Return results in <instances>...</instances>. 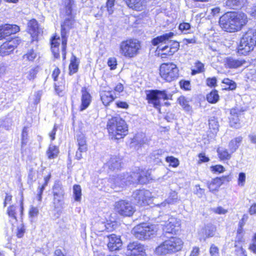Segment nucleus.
Masks as SVG:
<instances>
[{
  "mask_svg": "<svg viewBox=\"0 0 256 256\" xmlns=\"http://www.w3.org/2000/svg\"><path fill=\"white\" fill-rule=\"evenodd\" d=\"M124 120L120 116H113L107 123L108 128H124Z\"/></svg>",
  "mask_w": 256,
  "mask_h": 256,
  "instance_id": "27",
  "label": "nucleus"
},
{
  "mask_svg": "<svg viewBox=\"0 0 256 256\" xmlns=\"http://www.w3.org/2000/svg\"><path fill=\"white\" fill-rule=\"evenodd\" d=\"M162 230L164 236H168V234L174 236L178 234L182 231L181 222L176 218H170L164 222Z\"/></svg>",
  "mask_w": 256,
  "mask_h": 256,
  "instance_id": "13",
  "label": "nucleus"
},
{
  "mask_svg": "<svg viewBox=\"0 0 256 256\" xmlns=\"http://www.w3.org/2000/svg\"><path fill=\"white\" fill-rule=\"evenodd\" d=\"M107 64L111 70H115L117 66V60L114 57L108 58Z\"/></svg>",
  "mask_w": 256,
  "mask_h": 256,
  "instance_id": "52",
  "label": "nucleus"
},
{
  "mask_svg": "<svg viewBox=\"0 0 256 256\" xmlns=\"http://www.w3.org/2000/svg\"><path fill=\"white\" fill-rule=\"evenodd\" d=\"M198 156L199 158L198 162V164L207 162H209L210 160V158L208 156H206L204 152H200L198 154Z\"/></svg>",
  "mask_w": 256,
  "mask_h": 256,
  "instance_id": "55",
  "label": "nucleus"
},
{
  "mask_svg": "<svg viewBox=\"0 0 256 256\" xmlns=\"http://www.w3.org/2000/svg\"><path fill=\"white\" fill-rule=\"evenodd\" d=\"M206 84L210 88H215L217 86V80L215 76L208 78L206 79Z\"/></svg>",
  "mask_w": 256,
  "mask_h": 256,
  "instance_id": "51",
  "label": "nucleus"
},
{
  "mask_svg": "<svg viewBox=\"0 0 256 256\" xmlns=\"http://www.w3.org/2000/svg\"><path fill=\"white\" fill-rule=\"evenodd\" d=\"M206 101L211 104H215L220 100L218 92L216 89H212L206 94Z\"/></svg>",
  "mask_w": 256,
  "mask_h": 256,
  "instance_id": "32",
  "label": "nucleus"
},
{
  "mask_svg": "<svg viewBox=\"0 0 256 256\" xmlns=\"http://www.w3.org/2000/svg\"><path fill=\"white\" fill-rule=\"evenodd\" d=\"M210 170L213 174H222L225 172V168L221 164H216L210 166Z\"/></svg>",
  "mask_w": 256,
  "mask_h": 256,
  "instance_id": "46",
  "label": "nucleus"
},
{
  "mask_svg": "<svg viewBox=\"0 0 256 256\" xmlns=\"http://www.w3.org/2000/svg\"><path fill=\"white\" fill-rule=\"evenodd\" d=\"M114 92L115 94H120L124 90V86L122 83L117 84L114 88Z\"/></svg>",
  "mask_w": 256,
  "mask_h": 256,
  "instance_id": "62",
  "label": "nucleus"
},
{
  "mask_svg": "<svg viewBox=\"0 0 256 256\" xmlns=\"http://www.w3.org/2000/svg\"><path fill=\"white\" fill-rule=\"evenodd\" d=\"M80 61L76 56L72 54L70 59V62L68 64V72L69 76H72L76 74L79 68Z\"/></svg>",
  "mask_w": 256,
  "mask_h": 256,
  "instance_id": "29",
  "label": "nucleus"
},
{
  "mask_svg": "<svg viewBox=\"0 0 256 256\" xmlns=\"http://www.w3.org/2000/svg\"><path fill=\"white\" fill-rule=\"evenodd\" d=\"M109 136L112 140L123 138L128 132V129H108Z\"/></svg>",
  "mask_w": 256,
  "mask_h": 256,
  "instance_id": "28",
  "label": "nucleus"
},
{
  "mask_svg": "<svg viewBox=\"0 0 256 256\" xmlns=\"http://www.w3.org/2000/svg\"><path fill=\"white\" fill-rule=\"evenodd\" d=\"M80 104L79 106V110L82 112L86 109L90 104L92 102V96H91L88 88L83 86L81 88Z\"/></svg>",
  "mask_w": 256,
  "mask_h": 256,
  "instance_id": "21",
  "label": "nucleus"
},
{
  "mask_svg": "<svg viewBox=\"0 0 256 256\" xmlns=\"http://www.w3.org/2000/svg\"><path fill=\"white\" fill-rule=\"evenodd\" d=\"M191 26L189 22H182L180 23L178 25V30L182 32L189 30Z\"/></svg>",
  "mask_w": 256,
  "mask_h": 256,
  "instance_id": "57",
  "label": "nucleus"
},
{
  "mask_svg": "<svg viewBox=\"0 0 256 256\" xmlns=\"http://www.w3.org/2000/svg\"><path fill=\"white\" fill-rule=\"evenodd\" d=\"M171 96L166 90H150L146 91V99L148 104L160 110L162 106L160 100H168Z\"/></svg>",
  "mask_w": 256,
  "mask_h": 256,
  "instance_id": "9",
  "label": "nucleus"
},
{
  "mask_svg": "<svg viewBox=\"0 0 256 256\" xmlns=\"http://www.w3.org/2000/svg\"><path fill=\"white\" fill-rule=\"evenodd\" d=\"M59 153L58 146L54 145H50L46 152L47 157L50 160L56 158L58 156Z\"/></svg>",
  "mask_w": 256,
  "mask_h": 256,
  "instance_id": "36",
  "label": "nucleus"
},
{
  "mask_svg": "<svg viewBox=\"0 0 256 256\" xmlns=\"http://www.w3.org/2000/svg\"><path fill=\"white\" fill-rule=\"evenodd\" d=\"M52 204L54 208L62 206L65 195L64 186L59 181L56 182L52 187Z\"/></svg>",
  "mask_w": 256,
  "mask_h": 256,
  "instance_id": "12",
  "label": "nucleus"
},
{
  "mask_svg": "<svg viewBox=\"0 0 256 256\" xmlns=\"http://www.w3.org/2000/svg\"><path fill=\"white\" fill-rule=\"evenodd\" d=\"M64 8L60 10V14L66 17L60 24L62 38V52L63 60L66 59L68 36L69 30L74 28L76 22V14L74 12V0H62Z\"/></svg>",
  "mask_w": 256,
  "mask_h": 256,
  "instance_id": "1",
  "label": "nucleus"
},
{
  "mask_svg": "<svg viewBox=\"0 0 256 256\" xmlns=\"http://www.w3.org/2000/svg\"><path fill=\"white\" fill-rule=\"evenodd\" d=\"M134 176H137V184H146L153 180L150 170L138 168L136 172H132Z\"/></svg>",
  "mask_w": 256,
  "mask_h": 256,
  "instance_id": "19",
  "label": "nucleus"
},
{
  "mask_svg": "<svg viewBox=\"0 0 256 256\" xmlns=\"http://www.w3.org/2000/svg\"><path fill=\"white\" fill-rule=\"evenodd\" d=\"M108 241L107 246L110 252H115L120 250L122 242L120 236L115 234H111L108 236Z\"/></svg>",
  "mask_w": 256,
  "mask_h": 256,
  "instance_id": "23",
  "label": "nucleus"
},
{
  "mask_svg": "<svg viewBox=\"0 0 256 256\" xmlns=\"http://www.w3.org/2000/svg\"><path fill=\"white\" fill-rule=\"evenodd\" d=\"M100 96L102 104L106 107L110 106L116 98L112 90H102L100 92Z\"/></svg>",
  "mask_w": 256,
  "mask_h": 256,
  "instance_id": "24",
  "label": "nucleus"
},
{
  "mask_svg": "<svg viewBox=\"0 0 256 256\" xmlns=\"http://www.w3.org/2000/svg\"><path fill=\"white\" fill-rule=\"evenodd\" d=\"M17 206L15 204H11L8 207L6 214L11 218L17 220Z\"/></svg>",
  "mask_w": 256,
  "mask_h": 256,
  "instance_id": "41",
  "label": "nucleus"
},
{
  "mask_svg": "<svg viewBox=\"0 0 256 256\" xmlns=\"http://www.w3.org/2000/svg\"><path fill=\"white\" fill-rule=\"evenodd\" d=\"M213 212L216 214H226L228 212V210L220 206L213 210Z\"/></svg>",
  "mask_w": 256,
  "mask_h": 256,
  "instance_id": "64",
  "label": "nucleus"
},
{
  "mask_svg": "<svg viewBox=\"0 0 256 256\" xmlns=\"http://www.w3.org/2000/svg\"><path fill=\"white\" fill-rule=\"evenodd\" d=\"M158 230V228L156 225L143 222L136 226L132 228V233L136 239L144 240L152 238Z\"/></svg>",
  "mask_w": 256,
  "mask_h": 256,
  "instance_id": "8",
  "label": "nucleus"
},
{
  "mask_svg": "<svg viewBox=\"0 0 256 256\" xmlns=\"http://www.w3.org/2000/svg\"><path fill=\"white\" fill-rule=\"evenodd\" d=\"M242 140V137L241 136L236 137L230 140L228 144V148L231 153H234L238 149Z\"/></svg>",
  "mask_w": 256,
  "mask_h": 256,
  "instance_id": "34",
  "label": "nucleus"
},
{
  "mask_svg": "<svg viewBox=\"0 0 256 256\" xmlns=\"http://www.w3.org/2000/svg\"><path fill=\"white\" fill-rule=\"evenodd\" d=\"M37 57V53L35 50L30 48L22 56V58L24 61L32 62H34Z\"/></svg>",
  "mask_w": 256,
  "mask_h": 256,
  "instance_id": "37",
  "label": "nucleus"
},
{
  "mask_svg": "<svg viewBox=\"0 0 256 256\" xmlns=\"http://www.w3.org/2000/svg\"><path fill=\"white\" fill-rule=\"evenodd\" d=\"M216 152L220 160L222 162L230 160L232 154L226 148L222 147L218 148Z\"/></svg>",
  "mask_w": 256,
  "mask_h": 256,
  "instance_id": "31",
  "label": "nucleus"
},
{
  "mask_svg": "<svg viewBox=\"0 0 256 256\" xmlns=\"http://www.w3.org/2000/svg\"><path fill=\"white\" fill-rule=\"evenodd\" d=\"M22 43V40L20 36L8 38L0 45V56H6L12 54Z\"/></svg>",
  "mask_w": 256,
  "mask_h": 256,
  "instance_id": "11",
  "label": "nucleus"
},
{
  "mask_svg": "<svg viewBox=\"0 0 256 256\" xmlns=\"http://www.w3.org/2000/svg\"><path fill=\"white\" fill-rule=\"evenodd\" d=\"M246 174L244 172H240L238 178V186H242L244 185L246 182Z\"/></svg>",
  "mask_w": 256,
  "mask_h": 256,
  "instance_id": "58",
  "label": "nucleus"
},
{
  "mask_svg": "<svg viewBox=\"0 0 256 256\" xmlns=\"http://www.w3.org/2000/svg\"><path fill=\"white\" fill-rule=\"evenodd\" d=\"M252 241V242L248 246V250L256 254V232L253 234Z\"/></svg>",
  "mask_w": 256,
  "mask_h": 256,
  "instance_id": "53",
  "label": "nucleus"
},
{
  "mask_svg": "<svg viewBox=\"0 0 256 256\" xmlns=\"http://www.w3.org/2000/svg\"><path fill=\"white\" fill-rule=\"evenodd\" d=\"M209 128H218L219 126L218 119L214 117L211 118L208 120Z\"/></svg>",
  "mask_w": 256,
  "mask_h": 256,
  "instance_id": "56",
  "label": "nucleus"
},
{
  "mask_svg": "<svg viewBox=\"0 0 256 256\" xmlns=\"http://www.w3.org/2000/svg\"><path fill=\"white\" fill-rule=\"evenodd\" d=\"M38 71V66H36L32 68L28 73L27 78L30 80H34L36 78Z\"/></svg>",
  "mask_w": 256,
  "mask_h": 256,
  "instance_id": "49",
  "label": "nucleus"
},
{
  "mask_svg": "<svg viewBox=\"0 0 256 256\" xmlns=\"http://www.w3.org/2000/svg\"><path fill=\"white\" fill-rule=\"evenodd\" d=\"M222 82L227 86V87L223 88L224 90H235L236 88V83L228 78H224Z\"/></svg>",
  "mask_w": 256,
  "mask_h": 256,
  "instance_id": "40",
  "label": "nucleus"
},
{
  "mask_svg": "<svg viewBox=\"0 0 256 256\" xmlns=\"http://www.w3.org/2000/svg\"><path fill=\"white\" fill-rule=\"evenodd\" d=\"M224 62L226 68L236 70L244 66L246 63V61L244 58H236L232 56H228L225 58Z\"/></svg>",
  "mask_w": 256,
  "mask_h": 256,
  "instance_id": "22",
  "label": "nucleus"
},
{
  "mask_svg": "<svg viewBox=\"0 0 256 256\" xmlns=\"http://www.w3.org/2000/svg\"><path fill=\"white\" fill-rule=\"evenodd\" d=\"M115 2L116 0H106V7L110 14H112L114 12V7Z\"/></svg>",
  "mask_w": 256,
  "mask_h": 256,
  "instance_id": "50",
  "label": "nucleus"
},
{
  "mask_svg": "<svg viewBox=\"0 0 256 256\" xmlns=\"http://www.w3.org/2000/svg\"><path fill=\"white\" fill-rule=\"evenodd\" d=\"M247 0H226V6L230 9H237L243 6Z\"/></svg>",
  "mask_w": 256,
  "mask_h": 256,
  "instance_id": "35",
  "label": "nucleus"
},
{
  "mask_svg": "<svg viewBox=\"0 0 256 256\" xmlns=\"http://www.w3.org/2000/svg\"><path fill=\"white\" fill-rule=\"evenodd\" d=\"M74 198L75 201L80 202L82 198V189L79 184H74L73 186Z\"/></svg>",
  "mask_w": 256,
  "mask_h": 256,
  "instance_id": "42",
  "label": "nucleus"
},
{
  "mask_svg": "<svg viewBox=\"0 0 256 256\" xmlns=\"http://www.w3.org/2000/svg\"><path fill=\"white\" fill-rule=\"evenodd\" d=\"M126 248L127 256H146L144 245L136 242H130Z\"/></svg>",
  "mask_w": 256,
  "mask_h": 256,
  "instance_id": "17",
  "label": "nucleus"
},
{
  "mask_svg": "<svg viewBox=\"0 0 256 256\" xmlns=\"http://www.w3.org/2000/svg\"><path fill=\"white\" fill-rule=\"evenodd\" d=\"M246 15L242 12L230 11L224 13L219 19L221 28L228 32H235L240 30L248 22Z\"/></svg>",
  "mask_w": 256,
  "mask_h": 256,
  "instance_id": "3",
  "label": "nucleus"
},
{
  "mask_svg": "<svg viewBox=\"0 0 256 256\" xmlns=\"http://www.w3.org/2000/svg\"><path fill=\"white\" fill-rule=\"evenodd\" d=\"M210 256H218L219 250L216 246L212 244H211L210 248Z\"/></svg>",
  "mask_w": 256,
  "mask_h": 256,
  "instance_id": "59",
  "label": "nucleus"
},
{
  "mask_svg": "<svg viewBox=\"0 0 256 256\" xmlns=\"http://www.w3.org/2000/svg\"><path fill=\"white\" fill-rule=\"evenodd\" d=\"M256 46V30L248 29L240 39L237 46V52L242 56H247L253 51Z\"/></svg>",
  "mask_w": 256,
  "mask_h": 256,
  "instance_id": "6",
  "label": "nucleus"
},
{
  "mask_svg": "<svg viewBox=\"0 0 256 256\" xmlns=\"http://www.w3.org/2000/svg\"><path fill=\"white\" fill-rule=\"evenodd\" d=\"M26 32L30 36L31 42H38L39 36L43 33L40 24L36 18H32L28 22Z\"/></svg>",
  "mask_w": 256,
  "mask_h": 256,
  "instance_id": "14",
  "label": "nucleus"
},
{
  "mask_svg": "<svg viewBox=\"0 0 256 256\" xmlns=\"http://www.w3.org/2000/svg\"><path fill=\"white\" fill-rule=\"evenodd\" d=\"M46 186H47L42 184L41 186L38 187V192L37 194V199L38 202H41L42 200V194H43L44 190L45 189V188Z\"/></svg>",
  "mask_w": 256,
  "mask_h": 256,
  "instance_id": "60",
  "label": "nucleus"
},
{
  "mask_svg": "<svg viewBox=\"0 0 256 256\" xmlns=\"http://www.w3.org/2000/svg\"><path fill=\"white\" fill-rule=\"evenodd\" d=\"M216 228L214 226H208L204 229V232L206 238H212L214 236Z\"/></svg>",
  "mask_w": 256,
  "mask_h": 256,
  "instance_id": "48",
  "label": "nucleus"
},
{
  "mask_svg": "<svg viewBox=\"0 0 256 256\" xmlns=\"http://www.w3.org/2000/svg\"><path fill=\"white\" fill-rule=\"evenodd\" d=\"M246 76L248 80H256V64H249L248 72Z\"/></svg>",
  "mask_w": 256,
  "mask_h": 256,
  "instance_id": "39",
  "label": "nucleus"
},
{
  "mask_svg": "<svg viewBox=\"0 0 256 256\" xmlns=\"http://www.w3.org/2000/svg\"><path fill=\"white\" fill-rule=\"evenodd\" d=\"M165 237L166 239L156 248L158 255L173 254L182 250L184 242L180 238L174 236Z\"/></svg>",
  "mask_w": 256,
  "mask_h": 256,
  "instance_id": "4",
  "label": "nucleus"
},
{
  "mask_svg": "<svg viewBox=\"0 0 256 256\" xmlns=\"http://www.w3.org/2000/svg\"><path fill=\"white\" fill-rule=\"evenodd\" d=\"M174 34L173 32L158 36L151 40L152 45L157 46L156 53L161 59L168 60L178 52L180 48V42L176 40H170Z\"/></svg>",
  "mask_w": 256,
  "mask_h": 256,
  "instance_id": "2",
  "label": "nucleus"
},
{
  "mask_svg": "<svg viewBox=\"0 0 256 256\" xmlns=\"http://www.w3.org/2000/svg\"><path fill=\"white\" fill-rule=\"evenodd\" d=\"M179 86L182 90L188 91L191 90L190 82L189 80H182L179 82Z\"/></svg>",
  "mask_w": 256,
  "mask_h": 256,
  "instance_id": "45",
  "label": "nucleus"
},
{
  "mask_svg": "<svg viewBox=\"0 0 256 256\" xmlns=\"http://www.w3.org/2000/svg\"><path fill=\"white\" fill-rule=\"evenodd\" d=\"M114 210L116 214L122 218L132 217L136 212L135 206L132 202L122 199L115 202Z\"/></svg>",
  "mask_w": 256,
  "mask_h": 256,
  "instance_id": "10",
  "label": "nucleus"
},
{
  "mask_svg": "<svg viewBox=\"0 0 256 256\" xmlns=\"http://www.w3.org/2000/svg\"><path fill=\"white\" fill-rule=\"evenodd\" d=\"M61 74L60 69L57 66H56L55 68L52 71V78L54 82V90L56 94L60 96H62L64 94V90L65 88V82H62L60 84H59L58 82V77Z\"/></svg>",
  "mask_w": 256,
  "mask_h": 256,
  "instance_id": "18",
  "label": "nucleus"
},
{
  "mask_svg": "<svg viewBox=\"0 0 256 256\" xmlns=\"http://www.w3.org/2000/svg\"><path fill=\"white\" fill-rule=\"evenodd\" d=\"M166 161L169 164V166L172 168H176L180 164L178 158L173 156H168L166 158Z\"/></svg>",
  "mask_w": 256,
  "mask_h": 256,
  "instance_id": "44",
  "label": "nucleus"
},
{
  "mask_svg": "<svg viewBox=\"0 0 256 256\" xmlns=\"http://www.w3.org/2000/svg\"><path fill=\"white\" fill-rule=\"evenodd\" d=\"M148 192L144 190H138L136 194V199L140 206H146L149 204L150 196Z\"/></svg>",
  "mask_w": 256,
  "mask_h": 256,
  "instance_id": "26",
  "label": "nucleus"
},
{
  "mask_svg": "<svg viewBox=\"0 0 256 256\" xmlns=\"http://www.w3.org/2000/svg\"><path fill=\"white\" fill-rule=\"evenodd\" d=\"M76 140L78 142V150L80 153L86 152L88 150V144L85 135L82 132L76 135Z\"/></svg>",
  "mask_w": 256,
  "mask_h": 256,
  "instance_id": "30",
  "label": "nucleus"
},
{
  "mask_svg": "<svg viewBox=\"0 0 256 256\" xmlns=\"http://www.w3.org/2000/svg\"><path fill=\"white\" fill-rule=\"evenodd\" d=\"M192 101V98H188L182 95L180 96L177 99L178 104L186 111H190L192 110V106L190 104Z\"/></svg>",
  "mask_w": 256,
  "mask_h": 256,
  "instance_id": "33",
  "label": "nucleus"
},
{
  "mask_svg": "<svg viewBox=\"0 0 256 256\" xmlns=\"http://www.w3.org/2000/svg\"><path fill=\"white\" fill-rule=\"evenodd\" d=\"M127 6L136 11L142 10L146 3V0H124Z\"/></svg>",
  "mask_w": 256,
  "mask_h": 256,
  "instance_id": "25",
  "label": "nucleus"
},
{
  "mask_svg": "<svg viewBox=\"0 0 256 256\" xmlns=\"http://www.w3.org/2000/svg\"><path fill=\"white\" fill-rule=\"evenodd\" d=\"M194 68L192 69L190 74L194 76L204 72L205 70L204 64L200 60L196 61L194 64Z\"/></svg>",
  "mask_w": 256,
  "mask_h": 256,
  "instance_id": "38",
  "label": "nucleus"
},
{
  "mask_svg": "<svg viewBox=\"0 0 256 256\" xmlns=\"http://www.w3.org/2000/svg\"><path fill=\"white\" fill-rule=\"evenodd\" d=\"M116 106L118 108L128 109L129 108L128 104L124 101H117L115 103Z\"/></svg>",
  "mask_w": 256,
  "mask_h": 256,
  "instance_id": "61",
  "label": "nucleus"
},
{
  "mask_svg": "<svg viewBox=\"0 0 256 256\" xmlns=\"http://www.w3.org/2000/svg\"><path fill=\"white\" fill-rule=\"evenodd\" d=\"M39 214V210L37 207L34 206H30L28 210V217L33 219L38 216Z\"/></svg>",
  "mask_w": 256,
  "mask_h": 256,
  "instance_id": "47",
  "label": "nucleus"
},
{
  "mask_svg": "<svg viewBox=\"0 0 256 256\" xmlns=\"http://www.w3.org/2000/svg\"><path fill=\"white\" fill-rule=\"evenodd\" d=\"M60 42L62 43V40L56 33L53 34L50 39V50L55 60L60 58Z\"/></svg>",
  "mask_w": 256,
  "mask_h": 256,
  "instance_id": "20",
  "label": "nucleus"
},
{
  "mask_svg": "<svg viewBox=\"0 0 256 256\" xmlns=\"http://www.w3.org/2000/svg\"><path fill=\"white\" fill-rule=\"evenodd\" d=\"M20 31V27L17 24L8 23L1 24H0V40L15 34Z\"/></svg>",
  "mask_w": 256,
  "mask_h": 256,
  "instance_id": "16",
  "label": "nucleus"
},
{
  "mask_svg": "<svg viewBox=\"0 0 256 256\" xmlns=\"http://www.w3.org/2000/svg\"><path fill=\"white\" fill-rule=\"evenodd\" d=\"M118 49L121 56L127 60H132L140 54L142 46L138 40L130 38L120 42Z\"/></svg>",
  "mask_w": 256,
  "mask_h": 256,
  "instance_id": "5",
  "label": "nucleus"
},
{
  "mask_svg": "<svg viewBox=\"0 0 256 256\" xmlns=\"http://www.w3.org/2000/svg\"><path fill=\"white\" fill-rule=\"evenodd\" d=\"M232 178L230 174L216 176L212 178L210 181L206 182V186L212 192H218L220 187L225 182H230Z\"/></svg>",
  "mask_w": 256,
  "mask_h": 256,
  "instance_id": "15",
  "label": "nucleus"
},
{
  "mask_svg": "<svg viewBox=\"0 0 256 256\" xmlns=\"http://www.w3.org/2000/svg\"><path fill=\"white\" fill-rule=\"evenodd\" d=\"M244 230L242 228L238 227L236 231V240H235L234 246H236V244H241L244 242Z\"/></svg>",
  "mask_w": 256,
  "mask_h": 256,
  "instance_id": "43",
  "label": "nucleus"
},
{
  "mask_svg": "<svg viewBox=\"0 0 256 256\" xmlns=\"http://www.w3.org/2000/svg\"><path fill=\"white\" fill-rule=\"evenodd\" d=\"M158 70L160 78L164 82H171L179 78V68L172 62L162 63L160 66Z\"/></svg>",
  "mask_w": 256,
  "mask_h": 256,
  "instance_id": "7",
  "label": "nucleus"
},
{
  "mask_svg": "<svg viewBox=\"0 0 256 256\" xmlns=\"http://www.w3.org/2000/svg\"><path fill=\"white\" fill-rule=\"evenodd\" d=\"M12 196L10 193H6L3 202L4 206L6 207L8 203H10L12 201Z\"/></svg>",
  "mask_w": 256,
  "mask_h": 256,
  "instance_id": "63",
  "label": "nucleus"
},
{
  "mask_svg": "<svg viewBox=\"0 0 256 256\" xmlns=\"http://www.w3.org/2000/svg\"><path fill=\"white\" fill-rule=\"evenodd\" d=\"M26 232L25 226L22 224L20 226L18 227L16 232V236L18 238H22L24 236Z\"/></svg>",
  "mask_w": 256,
  "mask_h": 256,
  "instance_id": "54",
  "label": "nucleus"
}]
</instances>
